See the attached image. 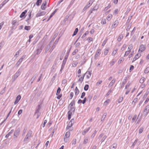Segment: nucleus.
I'll use <instances>...</instances> for the list:
<instances>
[{"label":"nucleus","instance_id":"1","mask_svg":"<svg viewBox=\"0 0 149 149\" xmlns=\"http://www.w3.org/2000/svg\"><path fill=\"white\" fill-rule=\"evenodd\" d=\"M32 134V131L31 130H29L24 140V141H27V139H28L29 138L31 137Z\"/></svg>","mask_w":149,"mask_h":149},{"label":"nucleus","instance_id":"2","mask_svg":"<svg viewBox=\"0 0 149 149\" xmlns=\"http://www.w3.org/2000/svg\"><path fill=\"white\" fill-rule=\"evenodd\" d=\"M43 49V47L42 45L38 46V49L36 51V55H39L42 52Z\"/></svg>","mask_w":149,"mask_h":149},{"label":"nucleus","instance_id":"3","mask_svg":"<svg viewBox=\"0 0 149 149\" xmlns=\"http://www.w3.org/2000/svg\"><path fill=\"white\" fill-rule=\"evenodd\" d=\"M20 132V129L19 128H18L16 129L14 132V138H17L19 136Z\"/></svg>","mask_w":149,"mask_h":149},{"label":"nucleus","instance_id":"4","mask_svg":"<svg viewBox=\"0 0 149 149\" xmlns=\"http://www.w3.org/2000/svg\"><path fill=\"white\" fill-rule=\"evenodd\" d=\"M149 112V105H147L145 108L143 113L146 116Z\"/></svg>","mask_w":149,"mask_h":149},{"label":"nucleus","instance_id":"5","mask_svg":"<svg viewBox=\"0 0 149 149\" xmlns=\"http://www.w3.org/2000/svg\"><path fill=\"white\" fill-rule=\"evenodd\" d=\"M146 49V47L145 45L143 44L141 45L140 47L139 50V52H142L144 51Z\"/></svg>","mask_w":149,"mask_h":149},{"label":"nucleus","instance_id":"6","mask_svg":"<svg viewBox=\"0 0 149 149\" xmlns=\"http://www.w3.org/2000/svg\"><path fill=\"white\" fill-rule=\"evenodd\" d=\"M74 122V120L72 118L71 119V120L69 122L68 125L67 126V128L68 129L70 128L72 125L73 124Z\"/></svg>","mask_w":149,"mask_h":149},{"label":"nucleus","instance_id":"7","mask_svg":"<svg viewBox=\"0 0 149 149\" xmlns=\"http://www.w3.org/2000/svg\"><path fill=\"white\" fill-rule=\"evenodd\" d=\"M119 22L118 20H116L114 23L111 26V28L113 29L116 27L118 24Z\"/></svg>","mask_w":149,"mask_h":149},{"label":"nucleus","instance_id":"8","mask_svg":"<svg viewBox=\"0 0 149 149\" xmlns=\"http://www.w3.org/2000/svg\"><path fill=\"white\" fill-rule=\"evenodd\" d=\"M95 0H90L88 3L84 7V9H87L93 3Z\"/></svg>","mask_w":149,"mask_h":149},{"label":"nucleus","instance_id":"9","mask_svg":"<svg viewBox=\"0 0 149 149\" xmlns=\"http://www.w3.org/2000/svg\"><path fill=\"white\" fill-rule=\"evenodd\" d=\"M45 14V12L44 11H42L40 12L39 11L37 13L36 15V17H38L44 15Z\"/></svg>","mask_w":149,"mask_h":149},{"label":"nucleus","instance_id":"10","mask_svg":"<svg viewBox=\"0 0 149 149\" xmlns=\"http://www.w3.org/2000/svg\"><path fill=\"white\" fill-rule=\"evenodd\" d=\"M21 71L19 69L14 76L15 79H16L20 74Z\"/></svg>","mask_w":149,"mask_h":149},{"label":"nucleus","instance_id":"11","mask_svg":"<svg viewBox=\"0 0 149 149\" xmlns=\"http://www.w3.org/2000/svg\"><path fill=\"white\" fill-rule=\"evenodd\" d=\"M21 98V96L20 95H18L16 98L15 101L14 102V104H16L19 101Z\"/></svg>","mask_w":149,"mask_h":149},{"label":"nucleus","instance_id":"12","mask_svg":"<svg viewBox=\"0 0 149 149\" xmlns=\"http://www.w3.org/2000/svg\"><path fill=\"white\" fill-rule=\"evenodd\" d=\"M40 105H38V108H37L36 110V111H35V113L34 115V116H35L36 114L37 113H40Z\"/></svg>","mask_w":149,"mask_h":149},{"label":"nucleus","instance_id":"13","mask_svg":"<svg viewBox=\"0 0 149 149\" xmlns=\"http://www.w3.org/2000/svg\"><path fill=\"white\" fill-rule=\"evenodd\" d=\"M47 2L46 1L43 2L42 5L41 6V8L42 10H45L46 7H45V6L46 5Z\"/></svg>","mask_w":149,"mask_h":149},{"label":"nucleus","instance_id":"14","mask_svg":"<svg viewBox=\"0 0 149 149\" xmlns=\"http://www.w3.org/2000/svg\"><path fill=\"white\" fill-rule=\"evenodd\" d=\"M100 51L101 49H97L96 53L95 56V58L99 56L100 54Z\"/></svg>","mask_w":149,"mask_h":149},{"label":"nucleus","instance_id":"15","mask_svg":"<svg viewBox=\"0 0 149 149\" xmlns=\"http://www.w3.org/2000/svg\"><path fill=\"white\" fill-rule=\"evenodd\" d=\"M52 41H51L49 44L47 45V47L45 48V53H46L47 52L49 49L50 47V45H51V42Z\"/></svg>","mask_w":149,"mask_h":149},{"label":"nucleus","instance_id":"16","mask_svg":"<svg viewBox=\"0 0 149 149\" xmlns=\"http://www.w3.org/2000/svg\"><path fill=\"white\" fill-rule=\"evenodd\" d=\"M141 54H140L139 55V54H137L134 56V58L133 59V60L132 61V62H133L134 61H136L137 59H138L139 57L140 56Z\"/></svg>","mask_w":149,"mask_h":149},{"label":"nucleus","instance_id":"17","mask_svg":"<svg viewBox=\"0 0 149 149\" xmlns=\"http://www.w3.org/2000/svg\"><path fill=\"white\" fill-rule=\"evenodd\" d=\"M58 41V40H56L55 42L54 43V44L53 46L52 47V48L50 49L49 52H52L53 50L54 49L55 47V45L56 44V42H57Z\"/></svg>","mask_w":149,"mask_h":149},{"label":"nucleus","instance_id":"18","mask_svg":"<svg viewBox=\"0 0 149 149\" xmlns=\"http://www.w3.org/2000/svg\"><path fill=\"white\" fill-rule=\"evenodd\" d=\"M116 81V79H113L112 81H111V82L109 83V86L108 87H111L113 84H114Z\"/></svg>","mask_w":149,"mask_h":149},{"label":"nucleus","instance_id":"19","mask_svg":"<svg viewBox=\"0 0 149 149\" xmlns=\"http://www.w3.org/2000/svg\"><path fill=\"white\" fill-rule=\"evenodd\" d=\"M90 129V127H89L88 128L84 130L82 132V134L83 135H85V134L89 131Z\"/></svg>","mask_w":149,"mask_h":149},{"label":"nucleus","instance_id":"20","mask_svg":"<svg viewBox=\"0 0 149 149\" xmlns=\"http://www.w3.org/2000/svg\"><path fill=\"white\" fill-rule=\"evenodd\" d=\"M127 82V79H124L121 85V88H123L125 84Z\"/></svg>","mask_w":149,"mask_h":149},{"label":"nucleus","instance_id":"21","mask_svg":"<svg viewBox=\"0 0 149 149\" xmlns=\"http://www.w3.org/2000/svg\"><path fill=\"white\" fill-rule=\"evenodd\" d=\"M27 12V10H25L24 12H23L20 15V17L21 18L25 16Z\"/></svg>","mask_w":149,"mask_h":149},{"label":"nucleus","instance_id":"22","mask_svg":"<svg viewBox=\"0 0 149 149\" xmlns=\"http://www.w3.org/2000/svg\"><path fill=\"white\" fill-rule=\"evenodd\" d=\"M67 56H66V57H65L64 58L63 61L62 63V65H65L66 63V61L67 60Z\"/></svg>","mask_w":149,"mask_h":149},{"label":"nucleus","instance_id":"23","mask_svg":"<svg viewBox=\"0 0 149 149\" xmlns=\"http://www.w3.org/2000/svg\"><path fill=\"white\" fill-rule=\"evenodd\" d=\"M22 59H20L17 62L16 64V66L17 67L21 63V62L22 61Z\"/></svg>","mask_w":149,"mask_h":149},{"label":"nucleus","instance_id":"24","mask_svg":"<svg viewBox=\"0 0 149 149\" xmlns=\"http://www.w3.org/2000/svg\"><path fill=\"white\" fill-rule=\"evenodd\" d=\"M36 74H35L34 75L33 77L31 78L30 81L31 82V84H32L33 83V81H34L36 78Z\"/></svg>","mask_w":149,"mask_h":149},{"label":"nucleus","instance_id":"25","mask_svg":"<svg viewBox=\"0 0 149 149\" xmlns=\"http://www.w3.org/2000/svg\"><path fill=\"white\" fill-rule=\"evenodd\" d=\"M72 113L70 111H69L68 112V119L69 120L71 117Z\"/></svg>","mask_w":149,"mask_h":149},{"label":"nucleus","instance_id":"26","mask_svg":"<svg viewBox=\"0 0 149 149\" xmlns=\"http://www.w3.org/2000/svg\"><path fill=\"white\" fill-rule=\"evenodd\" d=\"M75 101L74 100H73L72 102L69 105V107H72V106L75 105Z\"/></svg>","mask_w":149,"mask_h":149},{"label":"nucleus","instance_id":"27","mask_svg":"<svg viewBox=\"0 0 149 149\" xmlns=\"http://www.w3.org/2000/svg\"><path fill=\"white\" fill-rule=\"evenodd\" d=\"M117 145L116 143L113 144L111 147L110 149H116Z\"/></svg>","mask_w":149,"mask_h":149},{"label":"nucleus","instance_id":"28","mask_svg":"<svg viewBox=\"0 0 149 149\" xmlns=\"http://www.w3.org/2000/svg\"><path fill=\"white\" fill-rule=\"evenodd\" d=\"M70 136V133L69 132H67L65 134V135L64 136V137H65V138H69Z\"/></svg>","mask_w":149,"mask_h":149},{"label":"nucleus","instance_id":"29","mask_svg":"<svg viewBox=\"0 0 149 149\" xmlns=\"http://www.w3.org/2000/svg\"><path fill=\"white\" fill-rule=\"evenodd\" d=\"M112 17V15L111 14H109L108 15V16L107 17V19L108 21H110Z\"/></svg>","mask_w":149,"mask_h":149},{"label":"nucleus","instance_id":"30","mask_svg":"<svg viewBox=\"0 0 149 149\" xmlns=\"http://www.w3.org/2000/svg\"><path fill=\"white\" fill-rule=\"evenodd\" d=\"M78 31V29L77 28H76L75 30V31H74V32L73 34L72 35V36H73L76 35L77 34Z\"/></svg>","mask_w":149,"mask_h":149},{"label":"nucleus","instance_id":"31","mask_svg":"<svg viewBox=\"0 0 149 149\" xmlns=\"http://www.w3.org/2000/svg\"><path fill=\"white\" fill-rule=\"evenodd\" d=\"M85 74H88L89 75H87L86 76V78H87V79H89L90 77H91V72H90L89 71H87L86 73Z\"/></svg>","mask_w":149,"mask_h":149},{"label":"nucleus","instance_id":"32","mask_svg":"<svg viewBox=\"0 0 149 149\" xmlns=\"http://www.w3.org/2000/svg\"><path fill=\"white\" fill-rule=\"evenodd\" d=\"M6 1H4L0 5V9L6 3Z\"/></svg>","mask_w":149,"mask_h":149},{"label":"nucleus","instance_id":"33","mask_svg":"<svg viewBox=\"0 0 149 149\" xmlns=\"http://www.w3.org/2000/svg\"><path fill=\"white\" fill-rule=\"evenodd\" d=\"M61 91V88L59 87L57 89L56 95H58L59 94Z\"/></svg>","mask_w":149,"mask_h":149},{"label":"nucleus","instance_id":"34","mask_svg":"<svg viewBox=\"0 0 149 149\" xmlns=\"http://www.w3.org/2000/svg\"><path fill=\"white\" fill-rule=\"evenodd\" d=\"M145 80V78L144 77H142L139 81V82L141 83H143L144 82Z\"/></svg>","mask_w":149,"mask_h":149},{"label":"nucleus","instance_id":"35","mask_svg":"<svg viewBox=\"0 0 149 149\" xmlns=\"http://www.w3.org/2000/svg\"><path fill=\"white\" fill-rule=\"evenodd\" d=\"M137 117L136 114L132 118V120L131 121L132 123H133L134 121Z\"/></svg>","mask_w":149,"mask_h":149},{"label":"nucleus","instance_id":"36","mask_svg":"<svg viewBox=\"0 0 149 149\" xmlns=\"http://www.w3.org/2000/svg\"><path fill=\"white\" fill-rule=\"evenodd\" d=\"M27 130V127H25L23 130V131L22 134V136L24 135L25 134V133H26V132Z\"/></svg>","mask_w":149,"mask_h":149},{"label":"nucleus","instance_id":"37","mask_svg":"<svg viewBox=\"0 0 149 149\" xmlns=\"http://www.w3.org/2000/svg\"><path fill=\"white\" fill-rule=\"evenodd\" d=\"M130 52H131L130 50H129V51H126L125 52V54L124 55V56L125 57V56H127L129 54V53H130Z\"/></svg>","mask_w":149,"mask_h":149},{"label":"nucleus","instance_id":"38","mask_svg":"<svg viewBox=\"0 0 149 149\" xmlns=\"http://www.w3.org/2000/svg\"><path fill=\"white\" fill-rule=\"evenodd\" d=\"M107 116V113H105L102 116V119H101V121H102L104 120L105 118L106 117V116Z\"/></svg>","mask_w":149,"mask_h":149},{"label":"nucleus","instance_id":"39","mask_svg":"<svg viewBox=\"0 0 149 149\" xmlns=\"http://www.w3.org/2000/svg\"><path fill=\"white\" fill-rule=\"evenodd\" d=\"M89 87V86L88 84H86L84 86V89L85 91H86L88 90Z\"/></svg>","mask_w":149,"mask_h":149},{"label":"nucleus","instance_id":"40","mask_svg":"<svg viewBox=\"0 0 149 149\" xmlns=\"http://www.w3.org/2000/svg\"><path fill=\"white\" fill-rule=\"evenodd\" d=\"M24 29L26 30L29 31L31 29V27L30 26H26L24 27Z\"/></svg>","mask_w":149,"mask_h":149},{"label":"nucleus","instance_id":"41","mask_svg":"<svg viewBox=\"0 0 149 149\" xmlns=\"http://www.w3.org/2000/svg\"><path fill=\"white\" fill-rule=\"evenodd\" d=\"M42 1V0H37L36 4L37 6H39L40 4V3Z\"/></svg>","mask_w":149,"mask_h":149},{"label":"nucleus","instance_id":"42","mask_svg":"<svg viewBox=\"0 0 149 149\" xmlns=\"http://www.w3.org/2000/svg\"><path fill=\"white\" fill-rule=\"evenodd\" d=\"M58 10V8L56 9L50 15L51 17H52L55 14V13L56 12L57 10Z\"/></svg>","mask_w":149,"mask_h":149},{"label":"nucleus","instance_id":"43","mask_svg":"<svg viewBox=\"0 0 149 149\" xmlns=\"http://www.w3.org/2000/svg\"><path fill=\"white\" fill-rule=\"evenodd\" d=\"M123 36L122 35H120L118 37V40L119 41H120L123 38Z\"/></svg>","mask_w":149,"mask_h":149},{"label":"nucleus","instance_id":"44","mask_svg":"<svg viewBox=\"0 0 149 149\" xmlns=\"http://www.w3.org/2000/svg\"><path fill=\"white\" fill-rule=\"evenodd\" d=\"M149 72V67H147L144 71L145 73H147Z\"/></svg>","mask_w":149,"mask_h":149},{"label":"nucleus","instance_id":"45","mask_svg":"<svg viewBox=\"0 0 149 149\" xmlns=\"http://www.w3.org/2000/svg\"><path fill=\"white\" fill-rule=\"evenodd\" d=\"M101 23L103 24H105L106 23V22L104 19H102L101 20Z\"/></svg>","mask_w":149,"mask_h":149},{"label":"nucleus","instance_id":"46","mask_svg":"<svg viewBox=\"0 0 149 149\" xmlns=\"http://www.w3.org/2000/svg\"><path fill=\"white\" fill-rule=\"evenodd\" d=\"M88 139L87 138H86L84 140V141L83 142L84 144H85L87 143L88 142Z\"/></svg>","mask_w":149,"mask_h":149},{"label":"nucleus","instance_id":"47","mask_svg":"<svg viewBox=\"0 0 149 149\" xmlns=\"http://www.w3.org/2000/svg\"><path fill=\"white\" fill-rule=\"evenodd\" d=\"M71 47L70 48V49L68 50V51L67 52V54L65 56V57H66V56H67V58H68V56H69L70 52V49H71Z\"/></svg>","mask_w":149,"mask_h":149},{"label":"nucleus","instance_id":"48","mask_svg":"<svg viewBox=\"0 0 149 149\" xmlns=\"http://www.w3.org/2000/svg\"><path fill=\"white\" fill-rule=\"evenodd\" d=\"M17 23V21L16 19H13L12 21V24L13 25H15L16 23Z\"/></svg>","mask_w":149,"mask_h":149},{"label":"nucleus","instance_id":"49","mask_svg":"<svg viewBox=\"0 0 149 149\" xmlns=\"http://www.w3.org/2000/svg\"><path fill=\"white\" fill-rule=\"evenodd\" d=\"M81 74V70L80 69H79L78 70V75L77 77H80L81 75L80 74Z\"/></svg>","mask_w":149,"mask_h":149},{"label":"nucleus","instance_id":"50","mask_svg":"<svg viewBox=\"0 0 149 149\" xmlns=\"http://www.w3.org/2000/svg\"><path fill=\"white\" fill-rule=\"evenodd\" d=\"M109 101H110V100L109 99H108V100H106L104 102V105H107V104L109 103Z\"/></svg>","mask_w":149,"mask_h":149},{"label":"nucleus","instance_id":"51","mask_svg":"<svg viewBox=\"0 0 149 149\" xmlns=\"http://www.w3.org/2000/svg\"><path fill=\"white\" fill-rule=\"evenodd\" d=\"M107 138V136H104L101 141V143L103 142L105 140V139H106Z\"/></svg>","mask_w":149,"mask_h":149},{"label":"nucleus","instance_id":"52","mask_svg":"<svg viewBox=\"0 0 149 149\" xmlns=\"http://www.w3.org/2000/svg\"><path fill=\"white\" fill-rule=\"evenodd\" d=\"M123 97H120L119 98L118 101V103H120L123 100Z\"/></svg>","mask_w":149,"mask_h":149},{"label":"nucleus","instance_id":"53","mask_svg":"<svg viewBox=\"0 0 149 149\" xmlns=\"http://www.w3.org/2000/svg\"><path fill=\"white\" fill-rule=\"evenodd\" d=\"M31 11H29L28 12V13H29V18H28V19H27L28 20H30L31 18Z\"/></svg>","mask_w":149,"mask_h":149},{"label":"nucleus","instance_id":"54","mask_svg":"<svg viewBox=\"0 0 149 149\" xmlns=\"http://www.w3.org/2000/svg\"><path fill=\"white\" fill-rule=\"evenodd\" d=\"M133 48V46L132 44H130L128 47V49H129V50H130L132 49Z\"/></svg>","mask_w":149,"mask_h":149},{"label":"nucleus","instance_id":"55","mask_svg":"<svg viewBox=\"0 0 149 149\" xmlns=\"http://www.w3.org/2000/svg\"><path fill=\"white\" fill-rule=\"evenodd\" d=\"M131 27V25L129 24L127 26V28L126 29V31H129L130 30Z\"/></svg>","mask_w":149,"mask_h":149},{"label":"nucleus","instance_id":"56","mask_svg":"<svg viewBox=\"0 0 149 149\" xmlns=\"http://www.w3.org/2000/svg\"><path fill=\"white\" fill-rule=\"evenodd\" d=\"M115 63V61H114V60H112V61L110 62V64L111 66H112Z\"/></svg>","mask_w":149,"mask_h":149},{"label":"nucleus","instance_id":"57","mask_svg":"<svg viewBox=\"0 0 149 149\" xmlns=\"http://www.w3.org/2000/svg\"><path fill=\"white\" fill-rule=\"evenodd\" d=\"M109 49H107L104 52V54L105 55H106L107 54L108 52H109Z\"/></svg>","mask_w":149,"mask_h":149},{"label":"nucleus","instance_id":"58","mask_svg":"<svg viewBox=\"0 0 149 149\" xmlns=\"http://www.w3.org/2000/svg\"><path fill=\"white\" fill-rule=\"evenodd\" d=\"M84 79L83 77H80L78 80V82H79L81 83L83 81Z\"/></svg>","mask_w":149,"mask_h":149},{"label":"nucleus","instance_id":"59","mask_svg":"<svg viewBox=\"0 0 149 149\" xmlns=\"http://www.w3.org/2000/svg\"><path fill=\"white\" fill-rule=\"evenodd\" d=\"M112 91V90L111 89L107 93V94L106 95L107 96H108Z\"/></svg>","mask_w":149,"mask_h":149},{"label":"nucleus","instance_id":"60","mask_svg":"<svg viewBox=\"0 0 149 149\" xmlns=\"http://www.w3.org/2000/svg\"><path fill=\"white\" fill-rule=\"evenodd\" d=\"M124 60V59L123 58H122L120 59L118 62V63L120 64L121 63L122 61H123Z\"/></svg>","mask_w":149,"mask_h":149},{"label":"nucleus","instance_id":"61","mask_svg":"<svg viewBox=\"0 0 149 149\" xmlns=\"http://www.w3.org/2000/svg\"><path fill=\"white\" fill-rule=\"evenodd\" d=\"M47 120H45L44 121V123L42 125V126L43 127H44L45 125V124L47 123Z\"/></svg>","mask_w":149,"mask_h":149},{"label":"nucleus","instance_id":"62","mask_svg":"<svg viewBox=\"0 0 149 149\" xmlns=\"http://www.w3.org/2000/svg\"><path fill=\"white\" fill-rule=\"evenodd\" d=\"M88 31H87L86 32L84 33V34L83 35V36H82L81 38H83L84 37H85L86 36V35L88 34Z\"/></svg>","mask_w":149,"mask_h":149},{"label":"nucleus","instance_id":"63","mask_svg":"<svg viewBox=\"0 0 149 149\" xmlns=\"http://www.w3.org/2000/svg\"><path fill=\"white\" fill-rule=\"evenodd\" d=\"M78 51V49H76L72 52V54L73 55H74Z\"/></svg>","mask_w":149,"mask_h":149},{"label":"nucleus","instance_id":"64","mask_svg":"<svg viewBox=\"0 0 149 149\" xmlns=\"http://www.w3.org/2000/svg\"><path fill=\"white\" fill-rule=\"evenodd\" d=\"M92 98V96L91 95H89L87 97V100L90 101Z\"/></svg>","mask_w":149,"mask_h":149}]
</instances>
